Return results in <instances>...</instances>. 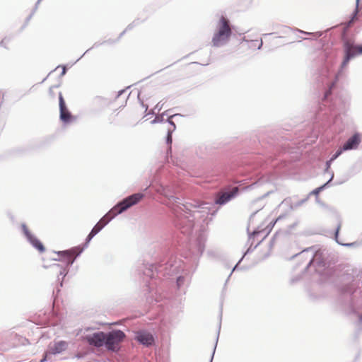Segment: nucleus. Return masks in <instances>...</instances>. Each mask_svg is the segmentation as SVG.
<instances>
[{"label":"nucleus","mask_w":362,"mask_h":362,"mask_svg":"<svg viewBox=\"0 0 362 362\" xmlns=\"http://www.w3.org/2000/svg\"><path fill=\"white\" fill-rule=\"evenodd\" d=\"M339 228H340V225H338L337 229V232H336V237L337 236V234L339 233Z\"/></svg>","instance_id":"obj_17"},{"label":"nucleus","mask_w":362,"mask_h":362,"mask_svg":"<svg viewBox=\"0 0 362 362\" xmlns=\"http://www.w3.org/2000/svg\"><path fill=\"white\" fill-rule=\"evenodd\" d=\"M361 142L360 136L358 134H355L340 148L332 156L329 162H331L339 156L343 151L356 149Z\"/></svg>","instance_id":"obj_5"},{"label":"nucleus","mask_w":362,"mask_h":362,"mask_svg":"<svg viewBox=\"0 0 362 362\" xmlns=\"http://www.w3.org/2000/svg\"><path fill=\"white\" fill-rule=\"evenodd\" d=\"M130 28H131V27H130V25H129L128 28H127V29L124 30V32H126L127 30H129V29H130Z\"/></svg>","instance_id":"obj_18"},{"label":"nucleus","mask_w":362,"mask_h":362,"mask_svg":"<svg viewBox=\"0 0 362 362\" xmlns=\"http://www.w3.org/2000/svg\"><path fill=\"white\" fill-rule=\"evenodd\" d=\"M67 346V343L64 341L55 342L49 346V353L52 354H60L66 349Z\"/></svg>","instance_id":"obj_11"},{"label":"nucleus","mask_w":362,"mask_h":362,"mask_svg":"<svg viewBox=\"0 0 362 362\" xmlns=\"http://www.w3.org/2000/svg\"><path fill=\"white\" fill-rule=\"evenodd\" d=\"M136 339L144 345H151L153 342V337L152 334L145 332H139L136 336Z\"/></svg>","instance_id":"obj_10"},{"label":"nucleus","mask_w":362,"mask_h":362,"mask_svg":"<svg viewBox=\"0 0 362 362\" xmlns=\"http://www.w3.org/2000/svg\"><path fill=\"white\" fill-rule=\"evenodd\" d=\"M357 54H362V45L352 46L346 50L344 59L341 64V66H346L348 64L349 60Z\"/></svg>","instance_id":"obj_9"},{"label":"nucleus","mask_w":362,"mask_h":362,"mask_svg":"<svg viewBox=\"0 0 362 362\" xmlns=\"http://www.w3.org/2000/svg\"><path fill=\"white\" fill-rule=\"evenodd\" d=\"M238 192V187H233L230 192H220L215 199L216 204L223 205L229 202Z\"/></svg>","instance_id":"obj_7"},{"label":"nucleus","mask_w":362,"mask_h":362,"mask_svg":"<svg viewBox=\"0 0 362 362\" xmlns=\"http://www.w3.org/2000/svg\"><path fill=\"white\" fill-rule=\"evenodd\" d=\"M168 141H171V135L168 132Z\"/></svg>","instance_id":"obj_16"},{"label":"nucleus","mask_w":362,"mask_h":362,"mask_svg":"<svg viewBox=\"0 0 362 362\" xmlns=\"http://www.w3.org/2000/svg\"><path fill=\"white\" fill-rule=\"evenodd\" d=\"M278 221V218H277V219H276L274 222H271V223H270V224L272 225V226H271V228H272V227L275 225V223H276V221ZM271 229H272V228H270V230H271Z\"/></svg>","instance_id":"obj_15"},{"label":"nucleus","mask_w":362,"mask_h":362,"mask_svg":"<svg viewBox=\"0 0 362 362\" xmlns=\"http://www.w3.org/2000/svg\"><path fill=\"white\" fill-rule=\"evenodd\" d=\"M10 42V39L8 38H4L1 41V46L5 47V48H8V44Z\"/></svg>","instance_id":"obj_14"},{"label":"nucleus","mask_w":362,"mask_h":362,"mask_svg":"<svg viewBox=\"0 0 362 362\" xmlns=\"http://www.w3.org/2000/svg\"><path fill=\"white\" fill-rule=\"evenodd\" d=\"M232 34L230 22L225 16H221L216 25V31L214 33L211 43L214 47L225 45Z\"/></svg>","instance_id":"obj_2"},{"label":"nucleus","mask_w":362,"mask_h":362,"mask_svg":"<svg viewBox=\"0 0 362 362\" xmlns=\"http://www.w3.org/2000/svg\"><path fill=\"white\" fill-rule=\"evenodd\" d=\"M57 88V86L51 87L49 90V96L52 99L55 98L57 95V93L54 92V89Z\"/></svg>","instance_id":"obj_13"},{"label":"nucleus","mask_w":362,"mask_h":362,"mask_svg":"<svg viewBox=\"0 0 362 362\" xmlns=\"http://www.w3.org/2000/svg\"><path fill=\"white\" fill-rule=\"evenodd\" d=\"M106 334L103 332H98L85 337L86 341L90 345L101 347L105 345Z\"/></svg>","instance_id":"obj_6"},{"label":"nucleus","mask_w":362,"mask_h":362,"mask_svg":"<svg viewBox=\"0 0 362 362\" xmlns=\"http://www.w3.org/2000/svg\"><path fill=\"white\" fill-rule=\"evenodd\" d=\"M125 337L124 333L121 330H113L106 334L105 346L108 350L113 351L119 349V344Z\"/></svg>","instance_id":"obj_3"},{"label":"nucleus","mask_w":362,"mask_h":362,"mask_svg":"<svg viewBox=\"0 0 362 362\" xmlns=\"http://www.w3.org/2000/svg\"><path fill=\"white\" fill-rule=\"evenodd\" d=\"M22 229L25 235L29 242L32 244V245L35 247L40 252H44L45 251V248L43 244L30 233L25 224H22Z\"/></svg>","instance_id":"obj_8"},{"label":"nucleus","mask_w":362,"mask_h":362,"mask_svg":"<svg viewBox=\"0 0 362 362\" xmlns=\"http://www.w3.org/2000/svg\"><path fill=\"white\" fill-rule=\"evenodd\" d=\"M80 253L76 249H72L71 250L64 251L60 252L62 257L64 259L65 262L68 264H71L74 262L76 257Z\"/></svg>","instance_id":"obj_12"},{"label":"nucleus","mask_w":362,"mask_h":362,"mask_svg":"<svg viewBox=\"0 0 362 362\" xmlns=\"http://www.w3.org/2000/svg\"><path fill=\"white\" fill-rule=\"evenodd\" d=\"M57 95L59 98V118L61 121L65 124L74 122L76 119V117L71 113L67 107L62 93L59 92Z\"/></svg>","instance_id":"obj_4"},{"label":"nucleus","mask_w":362,"mask_h":362,"mask_svg":"<svg viewBox=\"0 0 362 362\" xmlns=\"http://www.w3.org/2000/svg\"><path fill=\"white\" fill-rule=\"evenodd\" d=\"M144 195L140 193L134 194L124 199L122 202L115 206L110 213L105 217H103L92 229L87 238V242H89L108 222L107 216L111 214L116 215L120 214L131 207L132 206L137 204L142 198Z\"/></svg>","instance_id":"obj_1"}]
</instances>
